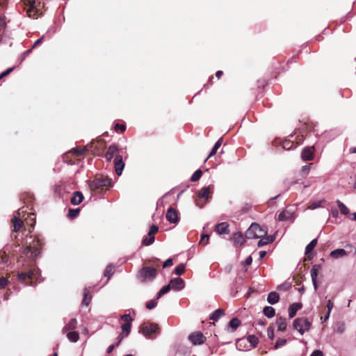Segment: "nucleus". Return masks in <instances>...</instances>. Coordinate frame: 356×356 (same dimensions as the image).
Here are the masks:
<instances>
[{
	"label": "nucleus",
	"instance_id": "61",
	"mask_svg": "<svg viewBox=\"0 0 356 356\" xmlns=\"http://www.w3.org/2000/svg\"><path fill=\"white\" fill-rule=\"evenodd\" d=\"M54 191L56 193L60 195L62 191V186L61 185H56L54 188Z\"/></svg>",
	"mask_w": 356,
	"mask_h": 356
},
{
	"label": "nucleus",
	"instance_id": "53",
	"mask_svg": "<svg viewBox=\"0 0 356 356\" xmlns=\"http://www.w3.org/2000/svg\"><path fill=\"white\" fill-rule=\"evenodd\" d=\"M8 283V278L3 277H0V288H4Z\"/></svg>",
	"mask_w": 356,
	"mask_h": 356
},
{
	"label": "nucleus",
	"instance_id": "11",
	"mask_svg": "<svg viewBox=\"0 0 356 356\" xmlns=\"http://www.w3.org/2000/svg\"><path fill=\"white\" fill-rule=\"evenodd\" d=\"M24 213H26V211H24V208L22 207L13 215V217L11 220L13 232H17L22 227L24 222L20 217L21 215Z\"/></svg>",
	"mask_w": 356,
	"mask_h": 356
},
{
	"label": "nucleus",
	"instance_id": "36",
	"mask_svg": "<svg viewBox=\"0 0 356 356\" xmlns=\"http://www.w3.org/2000/svg\"><path fill=\"white\" fill-rule=\"evenodd\" d=\"M114 273V266L112 264H109L106 266L105 270H104V276L107 277V280H108L111 276Z\"/></svg>",
	"mask_w": 356,
	"mask_h": 356
},
{
	"label": "nucleus",
	"instance_id": "3",
	"mask_svg": "<svg viewBox=\"0 0 356 356\" xmlns=\"http://www.w3.org/2000/svg\"><path fill=\"white\" fill-rule=\"evenodd\" d=\"M43 245L42 239L35 236L32 242L24 249L23 254L32 259H35L40 254Z\"/></svg>",
	"mask_w": 356,
	"mask_h": 356
},
{
	"label": "nucleus",
	"instance_id": "18",
	"mask_svg": "<svg viewBox=\"0 0 356 356\" xmlns=\"http://www.w3.org/2000/svg\"><path fill=\"white\" fill-rule=\"evenodd\" d=\"M184 281L183 279L177 277L172 279L169 283L170 288L175 291H179L184 287Z\"/></svg>",
	"mask_w": 356,
	"mask_h": 356
},
{
	"label": "nucleus",
	"instance_id": "2",
	"mask_svg": "<svg viewBox=\"0 0 356 356\" xmlns=\"http://www.w3.org/2000/svg\"><path fill=\"white\" fill-rule=\"evenodd\" d=\"M43 7L41 0H24V9L29 17L38 18L42 15Z\"/></svg>",
	"mask_w": 356,
	"mask_h": 356
},
{
	"label": "nucleus",
	"instance_id": "1",
	"mask_svg": "<svg viewBox=\"0 0 356 356\" xmlns=\"http://www.w3.org/2000/svg\"><path fill=\"white\" fill-rule=\"evenodd\" d=\"M120 151V149L115 144H112L108 147L104 154V157L107 161H111L114 158L115 172L118 175H122L124 168L122 156L119 154Z\"/></svg>",
	"mask_w": 356,
	"mask_h": 356
},
{
	"label": "nucleus",
	"instance_id": "63",
	"mask_svg": "<svg viewBox=\"0 0 356 356\" xmlns=\"http://www.w3.org/2000/svg\"><path fill=\"white\" fill-rule=\"evenodd\" d=\"M321 205V202H318V203H313L312 204L309 208L311 209H316L317 207H320Z\"/></svg>",
	"mask_w": 356,
	"mask_h": 356
},
{
	"label": "nucleus",
	"instance_id": "8",
	"mask_svg": "<svg viewBox=\"0 0 356 356\" xmlns=\"http://www.w3.org/2000/svg\"><path fill=\"white\" fill-rule=\"evenodd\" d=\"M156 275L157 270L156 268L144 266L138 271L137 277L141 282H146L153 280Z\"/></svg>",
	"mask_w": 356,
	"mask_h": 356
},
{
	"label": "nucleus",
	"instance_id": "12",
	"mask_svg": "<svg viewBox=\"0 0 356 356\" xmlns=\"http://www.w3.org/2000/svg\"><path fill=\"white\" fill-rule=\"evenodd\" d=\"M90 147L94 154L100 156L106 148V143L103 139L92 140L90 143Z\"/></svg>",
	"mask_w": 356,
	"mask_h": 356
},
{
	"label": "nucleus",
	"instance_id": "25",
	"mask_svg": "<svg viewBox=\"0 0 356 356\" xmlns=\"http://www.w3.org/2000/svg\"><path fill=\"white\" fill-rule=\"evenodd\" d=\"M276 324L278 331L284 332L286 330L287 323L286 318L282 316L277 318Z\"/></svg>",
	"mask_w": 356,
	"mask_h": 356
},
{
	"label": "nucleus",
	"instance_id": "48",
	"mask_svg": "<svg viewBox=\"0 0 356 356\" xmlns=\"http://www.w3.org/2000/svg\"><path fill=\"white\" fill-rule=\"evenodd\" d=\"M157 305V301L156 300H151L148 301L146 304V308L147 309H152Z\"/></svg>",
	"mask_w": 356,
	"mask_h": 356
},
{
	"label": "nucleus",
	"instance_id": "29",
	"mask_svg": "<svg viewBox=\"0 0 356 356\" xmlns=\"http://www.w3.org/2000/svg\"><path fill=\"white\" fill-rule=\"evenodd\" d=\"M222 143V138H219L217 142L215 143L213 147L212 148L209 155L207 158L206 161L208 160L210 157L213 156L216 154L217 150L221 146Z\"/></svg>",
	"mask_w": 356,
	"mask_h": 356
},
{
	"label": "nucleus",
	"instance_id": "41",
	"mask_svg": "<svg viewBox=\"0 0 356 356\" xmlns=\"http://www.w3.org/2000/svg\"><path fill=\"white\" fill-rule=\"evenodd\" d=\"M247 339L251 346L254 348L256 347L259 343L258 337L254 335H249L247 337Z\"/></svg>",
	"mask_w": 356,
	"mask_h": 356
},
{
	"label": "nucleus",
	"instance_id": "57",
	"mask_svg": "<svg viewBox=\"0 0 356 356\" xmlns=\"http://www.w3.org/2000/svg\"><path fill=\"white\" fill-rule=\"evenodd\" d=\"M333 302H332L331 300H328L327 302V305H326V307L327 308V312H331L332 308H333Z\"/></svg>",
	"mask_w": 356,
	"mask_h": 356
},
{
	"label": "nucleus",
	"instance_id": "60",
	"mask_svg": "<svg viewBox=\"0 0 356 356\" xmlns=\"http://www.w3.org/2000/svg\"><path fill=\"white\" fill-rule=\"evenodd\" d=\"M12 70H13V68H8L6 71H4L1 74H0V79H2L3 77L7 76L10 72H12Z\"/></svg>",
	"mask_w": 356,
	"mask_h": 356
},
{
	"label": "nucleus",
	"instance_id": "28",
	"mask_svg": "<svg viewBox=\"0 0 356 356\" xmlns=\"http://www.w3.org/2000/svg\"><path fill=\"white\" fill-rule=\"evenodd\" d=\"M346 251L344 249H336L331 252L330 256L332 258L338 259L339 257H342L345 255H346Z\"/></svg>",
	"mask_w": 356,
	"mask_h": 356
},
{
	"label": "nucleus",
	"instance_id": "17",
	"mask_svg": "<svg viewBox=\"0 0 356 356\" xmlns=\"http://www.w3.org/2000/svg\"><path fill=\"white\" fill-rule=\"evenodd\" d=\"M165 217L170 223H177L179 221L177 211L172 207L168 209Z\"/></svg>",
	"mask_w": 356,
	"mask_h": 356
},
{
	"label": "nucleus",
	"instance_id": "35",
	"mask_svg": "<svg viewBox=\"0 0 356 356\" xmlns=\"http://www.w3.org/2000/svg\"><path fill=\"white\" fill-rule=\"evenodd\" d=\"M83 299L82 301V305L85 306H88L90 303L91 296L89 295V289H85L83 291Z\"/></svg>",
	"mask_w": 356,
	"mask_h": 356
},
{
	"label": "nucleus",
	"instance_id": "33",
	"mask_svg": "<svg viewBox=\"0 0 356 356\" xmlns=\"http://www.w3.org/2000/svg\"><path fill=\"white\" fill-rule=\"evenodd\" d=\"M264 314L268 318H272L275 315V310L270 306H266L263 310Z\"/></svg>",
	"mask_w": 356,
	"mask_h": 356
},
{
	"label": "nucleus",
	"instance_id": "22",
	"mask_svg": "<svg viewBox=\"0 0 356 356\" xmlns=\"http://www.w3.org/2000/svg\"><path fill=\"white\" fill-rule=\"evenodd\" d=\"M84 197L81 192L75 191L72 193V196L70 199V202L73 205H79L83 200Z\"/></svg>",
	"mask_w": 356,
	"mask_h": 356
},
{
	"label": "nucleus",
	"instance_id": "4",
	"mask_svg": "<svg viewBox=\"0 0 356 356\" xmlns=\"http://www.w3.org/2000/svg\"><path fill=\"white\" fill-rule=\"evenodd\" d=\"M90 190L95 193H100L108 190L112 186L111 179L108 177H97L89 183Z\"/></svg>",
	"mask_w": 356,
	"mask_h": 356
},
{
	"label": "nucleus",
	"instance_id": "30",
	"mask_svg": "<svg viewBox=\"0 0 356 356\" xmlns=\"http://www.w3.org/2000/svg\"><path fill=\"white\" fill-rule=\"evenodd\" d=\"M225 315V312L222 309L215 310L210 316V319L213 321L218 320L221 316Z\"/></svg>",
	"mask_w": 356,
	"mask_h": 356
},
{
	"label": "nucleus",
	"instance_id": "54",
	"mask_svg": "<svg viewBox=\"0 0 356 356\" xmlns=\"http://www.w3.org/2000/svg\"><path fill=\"white\" fill-rule=\"evenodd\" d=\"M268 337L270 339H273L274 338V328L273 327H268L267 330Z\"/></svg>",
	"mask_w": 356,
	"mask_h": 356
},
{
	"label": "nucleus",
	"instance_id": "42",
	"mask_svg": "<svg viewBox=\"0 0 356 356\" xmlns=\"http://www.w3.org/2000/svg\"><path fill=\"white\" fill-rule=\"evenodd\" d=\"M131 323H124L121 325L123 332L125 333V337L128 336L131 332Z\"/></svg>",
	"mask_w": 356,
	"mask_h": 356
},
{
	"label": "nucleus",
	"instance_id": "64",
	"mask_svg": "<svg viewBox=\"0 0 356 356\" xmlns=\"http://www.w3.org/2000/svg\"><path fill=\"white\" fill-rule=\"evenodd\" d=\"M43 38H44V37L42 36V37H41L40 38H39L38 40H37L34 42V44H33V48H34V47H37L38 44H40L42 42V40H43Z\"/></svg>",
	"mask_w": 356,
	"mask_h": 356
},
{
	"label": "nucleus",
	"instance_id": "58",
	"mask_svg": "<svg viewBox=\"0 0 356 356\" xmlns=\"http://www.w3.org/2000/svg\"><path fill=\"white\" fill-rule=\"evenodd\" d=\"M323 352L320 350H316L310 355V356H323Z\"/></svg>",
	"mask_w": 356,
	"mask_h": 356
},
{
	"label": "nucleus",
	"instance_id": "19",
	"mask_svg": "<svg viewBox=\"0 0 356 356\" xmlns=\"http://www.w3.org/2000/svg\"><path fill=\"white\" fill-rule=\"evenodd\" d=\"M321 265H314L313 266L312 270H311V277L312 283L314 285V289L316 291L318 289V284H317V276L319 273V270H321Z\"/></svg>",
	"mask_w": 356,
	"mask_h": 356
},
{
	"label": "nucleus",
	"instance_id": "15",
	"mask_svg": "<svg viewBox=\"0 0 356 356\" xmlns=\"http://www.w3.org/2000/svg\"><path fill=\"white\" fill-rule=\"evenodd\" d=\"M189 341L193 345H202L206 341V337L201 332H194L189 334Z\"/></svg>",
	"mask_w": 356,
	"mask_h": 356
},
{
	"label": "nucleus",
	"instance_id": "6",
	"mask_svg": "<svg viewBox=\"0 0 356 356\" xmlns=\"http://www.w3.org/2000/svg\"><path fill=\"white\" fill-rule=\"evenodd\" d=\"M86 151V148H73L63 155V161L71 165L75 164L80 160L79 157L82 156Z\"/></svg>",
	"mask_w": 356,
	"mask_h": 356
},
{
	"label": "nucleus",
	"instance_id": "52",
	"mask_svg": "<svg viewBox=\"0 0 356 356\" xmlns=\"http://www.w3.org/2000/svg\"><path fill=\"white\" fill-rule=\"evenodd\" d=\"M121 319L122 321H125V323H131V321H133L130 314H124V315L121 316Z\"/></svg>",
	"mask_w": 356,
	"mask_h": 356
},
{
	"label": "nucleus",
	"instance_id": "5",
	"mask_svg": "<svg viewBox=\"0 0 356 356\" xmlns=\"http://www.w3.org/2000/svg\"><path fill=\"white\" fill-rule=\"evenodd\" d=\"M214 186L209 185L206 187H203L197 193V195L195 200V204L202 208L212 197L213 193Z\"/></svg>",
	"mask_w": 356,
	"mask_h": 356
},
{
	"label": "nucleus",
	"instance_id": "20",
	"mask_svg": "<svg viewBox=\"0 0 356 356\" xmlns=\"http://www.w3.org/2000/svg\"><path fill=\"white\" fill-rule=\"evenodd\" d=\"M229 224L226 222H222L217 224L215 226V231L219 234H227L229 233Z\"/></svg>",
	"mask_w": 356,
	"mask_h": 356
},
{
	"label": "nucleus",
	"instance_id": "26",
	"mask_svg": "<svg viewBox=\"0 0 356 356\" xmlns=\"http://www.w3.org/2000/svg\"><path fill=\"white\" fill-rule=\"evenodd\" d=\"M280 300V296L279 294L275 291H272L269 293L267 298V301L268 303L271 305H274L277 302H278Z\"/></svg>",
	"mask_w": 356,
	"mask_h": 356
},
{
	"label": "nucleus",
	"instance_id": "9",
	"mask_svg": "<svg viewBox=\"0 0 356 356\" xmlns=\"http://www.w3.org/2000/svg\"><path fill=\"white\" fill-rule=\"evenodd\" d=\"M159 325L150 322L143 323L139 328V332L147 338H152V335L159 333Z\"/></svg>",
	"mask_w": 356,
	"mask_h": 356
},
{
	"label": "nucleus",
	"instance_id": "39",
	"mask_svg": "<svg viewBox=\"0 0 356 356\" xmlns=\"http://www.w3.org/2000/svg\"><path fill=\"white\" fill-rule=\"evenodd\" d=\"M80 211H81V209L79 208H77V209H70L68 210V215H67V216L70 219H74V218H75L76 217L78 216V215L80 213Z\"/></svg>",
	"mask_w": 356,
	"mask_h": 356
},
{
	"label": "nucleus",
	"instance_id": "51",
	"mask_svg": "<svg viewBox=\"0 0 356 356\" xmlns=\"http://www.w3.org/2000/svg\"><path fill=\"white\" fill-rule=\"evenodd\" d=\"M114 129L116 131L120 130L122 132H124L126 129V126L124 124H120L119 123H115L114 126Z\"/></svg>",
	"mask_w": 356,
	"mask_h": 356
},
{
	"label": "nucleus",
	"instance_id": "44",
	"mask_svg": "<svg viewBox=\"0 0 356 356\" xmlns=\"http://www.w3.org/2000/svg\"><path fill=\"white\" fill-rule=\"evenodd\" d=\"M202 175V171L201 170H196L191 177V181H198Z\"/></svg>",
	"mask_w": 356,
	"mask_h": 356
},
{
	"label": "nucleus",
	"instance_id": "59",
	"mask_svg": "<svg viewBox=\"0 0 356 356\" xmlns=\"http://www.w3.org/2000/svg\"><path fill=\"white\" fill-rule=\"evenodd\" d=\"M296 139L297 140L296 143V145L297 147L298 145L301 144V143L303 141L304 136H303V135L298 136Z\"/></svg>",
	"mask_w": 356,
	"mask_h": 356
},
{
	"label": "nucleus",
	"instance_id": "7",
	"mask_svg": "<svg viewBox=\"0 0 356 356\" xmlns=\"http://www.w3.org/2000/svg\"><path fill=\"white\" fill-rule=\"evenodd\" d=\"M267 230L260 227L259 224L253 222L245 232V238L248 239L259 238L267 235Z\"/></svg>",
	"mask_w": 356,
	"mask_h": 356
},
{
	"label": "nucleus",
	"instance_id": "47",
	"mask_svg": "<svg viewBox=\"0 0 356 356\" xmlns=\"http://www.w3.org/2000/svg\"><path fill=\"white\" fill-rule=\"evenodd\" d=\"M286 343V340L284 339H278L274 346L275 349H277Z\"/></svg>",
	"mask_w": 356,
	"mask_h": 356
},
{
	"label": "nucleus",
	"instance_id": "14",
	"mask_svg": "<svg viewBox=\"0 0 356 356\" xmlns=\"http://www.w3.org/2000/svg\"><path fill=\"white\" fill-rule=\"evenodd\" d=\"M35 279V270L31 269L28 272H22L17 273V280L22 282H25L27 280H29V284H32L33 280ZM29 284L28 282H26Z\"/></svg>",
	"mask_w": 356,
	"mask_h": 356
},
{
	"label": "nucleus",
	"instance_id": "46",
	"mask_svg": "<svg viewBox=\"0 0 356 356\" xmlns=\"http://www.w3.org/2000/svg\"><path fill=\"white\" fill-rule=\"evenodd\" d=\"M289 212H286L285 211H282L279 215H278V220L280 221H284V220H286L289 218Z\"/></svg>",
	"mask_w": 356,
	"mask_h": 356
},
{
	"label": "nucleus",
	"instance_id": "43",
	"mask_svg": "<svg viewBox=\"0 0 356 356\" xmlns=\"http://www.w3.org/2000/svg\"><path fill=\"white\" fill-rule=\"evenodd\" d=\"M170 285L168 284L161 288V289L158 292L156 299L160 298L163 295L167 293L170 290Z\"/></svg>",
	"mask_w": 356,
	"mask_h": 356
},
{
	"label": "nucleus",
	"instance_id": "50",
	"mask_svg": "<svg viewBox=\"0 0 356 356\" xmlns=\"http://www.w3.org/2000/svg\"><path fill=\"white\" fill-rule=\"evenodd\" d=\"M209 239V236L208 234H202L200 243L202 244L203 245H205L208 243Z\"/></svg>",
	"mask_w": 356,
	"mask_h": 356
},
{
	"label": "nucleus",
	"instance_id": "10",
	"mask_svg": "<svg viewBox=\"0 0 356 356\" xmlns=\"http://www.w3.org/2000/svg\"><path fill=\"white\" fill-rule=\"evenodd\" d=\"M293 326L294 329L297 330L302 335L305 331H308L310 329L312 323L307 318H297L294 320Z\"/></svg>",
	"mask_w": 356,
	"mask_h": 356
},
{
	"label": "nucleus",
	"instance_id": "24",
	"mask_svg": "<svg viewBox=\"0 0 356 356\" xmlns=\"http://www.w3.org/2000/svg\"><path fill=\"white\" fill-rule=\"evenodd\" d=\"M77 321L76 318H72L70 320V321L64 326L63 329V332H68V331H72L77 327Z\"/></svg>",
	"mask_w": 356,
	"mask_h": 356
},
{
	"label": "nucleus",
	"instance_id": "34",
	"mask_svg": "<svg viewBox=\"0 0 356 356\" xmlns=\"http://www.w3.org/2000/svg\"><path fill=\"white\" fill-rule=\"evenodd\" d=\"M67 337L70 341L75 343L79 339V334L75 331H68Z\"/></svg>",
	"mask_w": 356,
	"mask_h": 356
},
{
	"label": "nucleus",
	"instance_id": "32",
	"mask_svg": "<svg viewBox=\"0 0 356 356\" xmlns=\"http://www.w3.org/2000/svg\"><path fill=\"white\" fill-rule=\"evenodd\" d=\"M274 241V238L271 236L267 237H261V239L258 241L257 245L259 247L267 245L268 243H272Z\"/></svg>",
	"mask_w": 356,
	"mask_h": 356
},
{
	"label": "nucleus",
	"instance_id": "55",
	"mask_svg": "<svg viewBox=\"0 0 356 356\" xmlns=\"http://www.w3.org/2000/svg\"><path fill=\"white\" fill-rule=\"evenodd\" d=\"M173 265L172 259H168L163 264V268L170 267Z\"/></svg>",
	"mask_w": 356,
	"mask_h": 356
},
{
	"label": "nucleus",
	"instance_id": "27",
	"mask_svg": "<svg viewBox=\"0 0 356 356\" xmlns=\"http://www.w3.org/2000/svg\"><path fill=\"white\" fill-rule=\"evenodd\" d=\"M318 243L317 238L313 239L305 248V254L308 255L309 259H311L312 257H310L309 254L313 251L314 248L316 247Z\"/></svg>",
	"mask_w": 356,
	"mask_h": 356
},
{
	"label": "nucleus",
	"instance_id": "49",
	"mask_svg": "<svg viewBox=\"0 0 356 356\" xmlns=\"http://www.w3.org/2000/svg\"><path fill=\"white\" fill-rule=\"evenodd\" d=\"M312 165V163H309L307 165H304L302 168V173L303 174L304 176H307L310 170V167L311 165Z\"/></svg>",
	"mask_w": 356,
	"mask_h": 356
},
{
	"label": "nucleus",
	"instance_id": "45",
	"mask_svg": "<svg viewBox=\"0 0 356 356\" xmlns=\"http://www.w3.org/2000/svg\"><path fill=\"white\" fill-rule=\"evenodd\" d=\"M123 337H124L122 334H120L118 337V342L116 343V344H113V345H111L108 346V348H107V353H111L114 350L115 346H118L120 345V343H121Z\"/></svg>",
	"mask_w": 356,
	"mask_h": 356
},
{
	"label": "nucleus",
	"instance_id": "31",
	"mask_svg": "<svg viewBox=\"0 0 356 356\" xmlns=\"http://www.w3.org/2000/svg\"><path fill=\"white\" fill-rule=\"evenodd\" d=\"M282 148L286 150H290L293 148H296V145H295L294 142L290 139L285 140L282 143Z\"/></svg>",
	"mask_w": 356,
	"mask_h": 356
},
{
	"label": "nucleus",
	"instance_id": "62",
	"mask_svg": "<svg viewBox=\"0 0 356 356\" xmlns=\"http://www.w3.org/2000/svg\"><path fill=\"white\" fill-rule=\"evenodd\" d=\"M252 258L251 256H249L245 259V263L246 265L249 266L252 264Z\"/></svg>",
	"mask_w": 356,
	"mask_h": 356
},
{
	"label": "nucleus",
	"instance_id": "38",
	"mask_svg": "<svg viewBox=\"0 0 356 356\" xmlns=\"http://www.w3.org/2000/svg\"><path fill=\"white\" fill-rule=\"evenodd\" d=\"M337 203L342 214L347 215L350 213V210L348 209V207L340 200H337Z\"/></svg>",
	"mask_w": 356,
	"mask_h": 356
},
{
	"label": "nucleus",
	"instance_id": "23",
	"mask_svg": "<svg viewBox=\"0 0 356 356\" xmlns=\"http://www.w3.org/2000/svg\"><path fill=\"white\" fill-rule=\"evenodd\" d=\"M302 307V303L300 302H296L291 304L289 307V318H293L297 313V311L300 309Z\"/></svg>",
	"mask_w": 356,
	"mask_h": 356
},
{
	"label": "nucleus",
	"instance_id": "21",
	"mask_svg": "<svg viewBox=\"0 0 356 356\" xmlns=\"http://www.w3.org/2000/svg\"><path fill=\"white\" fill-rule=\"evenodd\" d=\"M232 240L235 246H241L245 242V239L241 232H236L232 235Z\"/></svg>",
	"mask_w": 356,
	"mask_h": 356
},
{
	"label": "nucleus",
	"instance_id": "16",
	"mask_svg": "<svg viewBox=\"0 0 356 356\" xmlns=\"http://www.w3.org/2000/svg\"><path fill=\"white\" fill-rule=\"evenodd\" d=\"M314 146L305 147L301 153V158L305 161H312L314 157Z\"/></svg>",
	"mask_w": 356,
	"mask_h": 356
},
{
	"label": "nucleus",
	"instance_id": "37",
	"mask_svg": "<svg viewBox=\"0 0 356 356\" xmlns=\"http://www.w3.org/2000/svg\"><path fill=\"white\" fill-rule=\"evenodd\" d=\"M241 325V321L238 318H233L229 323V326L233 331L236 330Z\"/></svg>",
	"mask_w": 356,
	"mask_h": 356
},
{
	"label": "nucleus",
	"instance_id": "56",
	"mask_svg": "<svg viewBox=\"0 0 356 356\" xmlns=\"http://www.w3.org/2000/svg\"><path fill=\"white\" fill-rule=\"evenodd\" d=\"M8 261V255L6 254V252H3L1 253V263L4 264L6 263Z\"/></svg>",
	"mask_w": 356,
	"mask_h": 356
},
{
	"label": "nucleus",
	"instance_id": "40",
	"mask_svg": "<svg viewBox=\"0 0 356 356\" xmlns=\"http://www.w3.org/2000/svg\"><path fill=\"white\" fill-rule=\"evenodd\" d=\"M186 270L185 265L184 264H179L174 270V272L177 275H181L184 273Z\"/></svg>",
	"mask_w": 356,
	"mask_h": 356
},
{
	"label": "nucleus",
	"instance_id": "13",
	"mask_svg": "<svg viewBox=\"0 0 356 356\" xmlns=\"http://www.w3.org/2000/svg\"><path fill=\"white\" fill-rule=\"evenodd\" d=\"M158 231L159 227L156 225H152L147 235L143 238L142 244L143 245H149L152 244L155 240L154 235L158 232Z\"/></svg>",
	"mask_w": 356,
	"mask_h": 356
}]
</instances>
